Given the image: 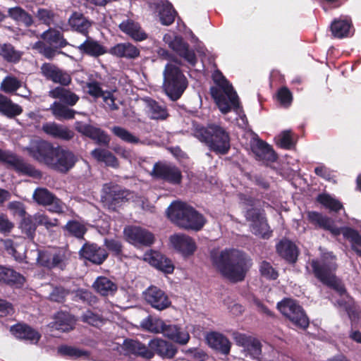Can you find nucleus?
Instances as JSON below:
<instances>
[{
  "label": "nucleus",
  "mask_w": 361,
  "mask_h": 361,
  "mask_svg": "<svg viewBox=\"0 0 361 361\" xmlns=\"http://www.w3.org/2000/svg\"><path fill=\"white\" fill-rule=\"evenodd\" d=\"M27 150L35 159L61 173H67L78 160L77 157L69 149L61 147H54L45 141L32 143Z\"/></svg>",
  "instance_id": "f257e3e1"
},
{
  "label": "nucleus",
  "mask_w": 361,
  "mask_h": 361,
  "mask_svg": "<svg viewBox=\"0 0 361 361\" xmlns=\"http://www.w3.org/2000/svg\"><path fill=\"white\" fill-rule=\"evenodd\" d=\"M213 265L222 276L233 282L243 281L252 266L251 259L242 251L226 249L211 253Z\"/></svg>",
  "instance_id": "f03ea898"
},
{
  "label": "nucleus",
  "mask_w": 361,
  "mask_h": 361,
  "mask_svg": "<svg viewBox=\"0 0 361 361\" xmlns=\"http://www.w3.org/2000/svg\"><path fill=\"white\" fill-rule=\"evenodd\" d=\"M214 86L210 88V92L219 111L226 114L233 110L244 121L246 118L240 106L239 98L233 86L219 71L212 75Z\"/></svg>",
  "instance_id": "7ed1b4c3"
},
{
  "label": "nucleus",
  "mask_w": 361,
  "mask_h": 361,
  "mask_svg": "<svg viewBox=\"0 0 361 361\" xmlns=\"http://www.w3.org/2000/svg\"><path fill=\"white\" fill-rule=\"evenodd\" d=\"M336 256L332 252H324L321 259H312L311 266L314 274L324 285L336 290L340 295L345 294V289L341 281L336 276L337 269Z\"/></svg>",
  "instance_id": "20e7f679"
},
{
  "label": "nucleus",
  "mask_w": 361,
  "mask_h": 361,
  "mask_svg": "<svg viewBox=\"0 0 361 361\" xmlns=\"http://www.w3.org/2000/svg\"><path fill=\"white\" fill-rule=\"evenodd\" d=\"M167 216L178 226L185 229L199 231L205 223L202 214L181 202H173L167 209Z\"/></svg>",
  "instance_id": "39448f33"
},
{
  "label": "nucleus",
  "mask_w": 361,
  "mask_h": 361,
  "mask_svg": "<svg viewBox=\"0 0 361 361\" xmlns=\"http://www.w3.org/2000/svg\"><path fill=\"white\" fill-rule=\"evenodd\" d=\"M149 345L150 349L137 341L126 340L123 343V348L126 354L137 355L147 359L152 358L154 353L166 358L173 357L176 353V348L173 344L162 339H153L150 341Z\"/></svg>",
  "instance_id": "423d86ee"
},
{
  "label": "nucleus",
  "mask_w": 361,
  "mask_h": 361,
  "mask_svg": "<svg viewBox=\"0 0 361 361\" xmlns=\"http://www.w3.org/2000/svg\"><path fill=\"white\" fill-rule=\"evenodd\" d=\"M194 135L218 154H225L230 149L228 133L218 125L211 124L207 128L197 126L194 130Z\"/></svg>",
  "instance_id": "0eeeda50"
},
{
  "label": "nucleus",
  "mask_w": 361,
  "mask_h": 361,
  "mask_svg": "<svg viewBox=\"0 0 361 361\" xmlns=\"http://www.w3.org/2000/svg\"><path fill=\"white\" fill-rule=\"evenodd\" d=\"M163 89L173 101L178 100L186 90L188 82L180 67L172 62L167 63L163 71Z\"/></svg>",
  "instance_id": "6e6552de"
},
{
  "label": "nucleus",
  "mask_w": 361,
  "mask_h": 361,
  "mask_svg": "<svg viewBox=\"0 0 361 361\" xmlns=\"http://www.w3.org/2000/svg\"><path fill=\"white\" fill-rule=\"evenodd\" d=\"M277 307L296 326L302 329L308 326V319L302 308L295 300L289 298L284 299L278 303Z\"/></svg>",
  "instance_id": "1a4fd4ad"
},
{
  "label": "nucleus",
  "mask_w": 361,
  "mask_h": 361,
  "mask_svg": "<svg viewBox=\"0 0 361 361\" xmlns=\"http://www.w3.org/2000/svg\"><path fill=\"white\" fill-rule=\"evenodd\" d=\"M0 161L23 174L33 178H39L42 176L39 171L37 170L31 164L25 162L21 158L11 152L0 149Z\"/></svg>",
  "instance_id": "9d476101"
},
{
  "label": "nucleus",
  "mask_w": 361,
  "mask_h": 361,
  "mask_svg": "<svg viewBox=\"0 0 361 361\" xmlns=\"http://www.w3.org/2000/svg\"><path fill=\"white\" fill-rule=\"evenodd\" d=\"M163 40L171 49L183 57L190 65L192 66L195 65L197 62L195 54L189 49L188 44L181 37L173 32H169L164 35Z\"/></svg>",
  "instance_id": "9b49d317"
},
{
  "label": "nucleus",
  "mask_w": 361,
  "mask_h": 361,
  "mask_svg": "<svg viewBox=\"0 0 361 361\" xmlns=\"http://www.w3.org/2000/svg\"><path fill=\"white\" fill-rule=\"evenodd\" d=\"M38 263L49 269H64L68 260L67 252L63 249H51L37 252Z\"/></svg>",
  "instance_id": "f8f14e48"
},
{
  "label": "nucleus",
  "mask_w": 361,
  "mask_h": 361,
  "mask_svg": "<svg viewBox=\"0 0 361 361\" xmlns=\"http://www.w3.org/2000/svg\"><path fill=\"white\" fill-rule=\"evenodd\" d=\"M32 198L39 205L49 206V211L52 213L64 212L66 204L45 188H36L32 194Z\"/></svg>",
  "instance_id": "ddd939ff"
},
{
  "label": "nucleus",
  "mask_w": 361,
  "mask_h": 361,
  "mask_svg": "<svg viewBox=\"0 0 361 361\" xmlns=\"http://www.w3.org/2000/svg\"><path fill=\"white\" fill-rule=\"evenodd\" d=\"M102 192V202L111 210L116 209L125 200H128V192L112 183L104 185Z\"/></svg>",
  "instance_id": "4468645a"
},
{
  "label": "nucleus",
  "mask_w": 361,
  "mask_h": 361,
  "mask_svg": "<svg viewBox=\"0 0 361 361\" xmlns=\"http://www.w3.org/2000/svg\"><path fill=\"white\" fill-rule=\"evenodd\" d=\"M247 221H250L251 231L255 235L263 238H269L271 231L263 215L259 210L252 208L248 209L245 214Z\"/></svg>",
  "instance_id": "2eb2a0df"
},
{
  "label": "nucleus",
  "mask_w": 361,
  "mask_h": 361,
  "mask_svg": "<svg viewBox=\"0 0 361 361\" xmlns=\"http://www.w3.org/2000/svg\"><path fill=\"white\" fill-rule=\"evenodd\" d=\"M151 175L172 184H178L182 179L180 171L176 166L166 163L155 164Z\"/></svg>",
  "instance_id": "dca6fc26"
},
{
  "label": "nucleus",
  "mask_w": 361,
  "mask_h": 361,
  "mask_svg": "<svg viewBox=\"0 0 361 361\" xmlns=\"http://www.w3.org/2000/svg\"><path fill=\"white\" fill-rule=\"evenodd\" d=\"M145 302L152 308L163 310L171 305V300L168 295L161 289L151 286L143 292Z\"/></svg>",
  "instance_id": "f3484780"
},
{
  "label": "nucleus",
  "mask_w": 361,
  "mask_h": 361,
  "mask_svg": "<svg viewBox=\"0 0 361 361\" xmlns=\"http://www.w3.org/2000/svg\"><path fill=\"white\" fill-rule=\"evenodd\" d=\"M169 241L172 247L183 257L192 255L197 249L194 239L183 233L172 235Z\"/></svg>",
  "instance_id": "a211bd4d"
},
{
  "label": "nucleus",
  "mask_w": 361,
  "mask_h": 361,
  "mask_svg": "<svg viewBox=\"0 0 361 361\" xmlns=\"http://www.w3.org/2000/svg\"><path fill=\"white\" fill-rule=\"evenodd\" d=\"M127 240L135 246H149L153 243L154 235L140 226H128L124 229Z\"/></svg>",
  "instance_id": "6ab92c4d"
},
{
  "label": "nucleus",
  "mask_w": 361,
  "mask_h": 361,
  "mask_svg": "<svg viewBox=\"0 0 361 361\" xmlns=\"http://www.w3.org/2000/svg\"><path fill=\"white\" fill-rule=\"evenodd\" d=\"M233 338L237 345L243 348L246 356H250L252 359L259 358L262 346L257 339L240 333H234Z\"/></svg>",
  "instance_id": "aec40b11"
},
{
  "label": "nucleus",
  "mask_w": 361,
  "mask_h": 361,
  "mask_svg": "<svg viewBox=\"0 0 361 361\" xmlns=\"http://www.w3.org/2000/svg\"><path fill=\"white\" fill-rule=\"evenodd\" d=\"M42 74L49 80L67 86L71 82V75L54 64L45 63L41 66Z\"/></svg>",
  "instance_id": "412c9836"
},
{
  "label": "nucleus",
  "mask_w": 361,
  "mask_h": 361,
  "mask_svg": "<svg viewBox=\"0 0 361 361\" xmlns=\"http://www.w3.org/2000/svg\"><path fill=\"white\" fill-rule=\"evenodd\" d=\"M143 259L165 274H171L174 270L172 262L159 252L147 251L144 254Z\"/></svg>",
  "instance_id": "4be33fe9"
},
{
  "label": "nucleus",
  "mask_w": 361,
  "mask_h": 361,
  "mask_svg": "<svg viewBox=\"0 0 361 361\" xmlns=\"http://www.w3.org/2000/svg\"><path fill=\"white\" fill-rule=\"evenodd\" d=\"M11 332L16 338L30 344H37L41 338V334L37 330L25 324L12 326Z\"/></svg>",
  "instance_id": "5701e85b"
},
{
  "label": "nucleus",
  "mask_w": 361,
  "mask_h": 361,
  "mask_svg": "<svg viewBox=\"0 0 361 361\" xmlns=\"http://www.w3.org/2000/svg\"><path fill=\"white\" fill-rule=\"evenodd\" d=\"M307 218L311 224L317 227L329 231L334 237L341 235V229L334 224L331 219L317 212H308Z\"/></svg>",
  "instance_id": "b1692460"
},
{
  "label": "nucleus",
  "mask_w": 361,
  "mask_h": 361,
  "mask_svg": "<svg viewBox=\"0 0 361 361\" xmlns=\"http://www.w3.org/2000/svg\"><path fill=\"white\" fill-rule=\"evenodd\" d=\"M42 129L49 136L62 140H70L74 136V133L68 127L55 122H47L42 125Z\"/></svg>",
  "instance_id": "393cba45"
},
{
  "label": "nucleus",
  "mask_w": 361,
  "mask_h": 361,
  "mask_svg": "<svg viewBox=\"0 0 361 361\" xmlns=\"http://www.w3.org/2000/svg\"><path fill=\"white\" fill-rule=\"evenodd\" d=\"M119 28L123 33L137 42H142L148 37L140 25L133 19L123 20L119 25Z\"/></svg>",
  "instance_id": "a878e982"
},
{
  "label": "nucleus",
  "mask_w": 361,
  "mask_h": 361,
  "mask_svg": "<svg viewBox=\"0 0 361 361\" xmlns=\"http://www.w3.org/2000/svg\"><path fill=\"white\" fill-rule=\"evenodd\" d=\"M80 253L82 257L97 264H101L108 256L106 250L96 244L84 245Z\"/></svg>",
  "instance_id": "bb28decb"
},
{
  "label": "nucleus",
  "mask_w": 361,
  "mask_h": 361,
  "mask_svg": "<svg viewBox=\"0 0 361 361\" xmlns=\"http://www.w3.org/2000/svg\"><path fill=\"white\" fill-rule=\"evenodd\" d=\"M252 150L259 161L268 163L274 162L276 159V155L272 148L262 140H255L252 145Z\"/></svg>",
  "instance_id": "cd10ccee"
},
{
  "label": "nucleus",
  "mask_w": 361,
  "mask_h": 361,
  "mask_svg": "<svg viewBox=\"0 0 361 361\" xmlns=\"http://www.w3.org/2000/svg\"><path fill=\"white\" fill-rule=\"evenodd\" d=\"M161 334L169 339L180 344H185L190 339V335L184 329L174 324H166Z\"/></svg>",
  "instance_id": "c85d7f7f"
},
{
  "label": "nucleus",
  "mask_w": 361,
  "mask_h": 361,
  "mask_svg": "<svg viewBox=\"0 0 361 361\" xmlns=\"http://www.w3.org/2000/svg\"><path fill=\"white\" fill-rule=\"evenodd\" d=\"M206 340L211 348L221 352L222 354L228 355L230 353L231 343L224 335L212 332L207 335Z\"/></svg>",
  "instance_id": "c756f323"
},
{
  "label": "nucleus",
  "mask_w": 361,
  "mask_h": 361,
  "mask_svg": "<svg viewBox=\"0 0 361 361\" xmlns=\"http://www.w3.org/2000/svg\"><path fill=\"white\" fill-rule=\"evenodd\" d=\"M49 96L60 100L59 102L65 104L67 106H73L79 100V96L71 91L61 87H56L49 92Z\"/></svg>",
  "instance_id": "7c9ffc66"
},
{
  "label": "nucleus",
  "mask_w": 361,
  "mask_h": 361,
  "mask_svg": "<svg viewBox=\"0 0 361 361\" xmlns=\"http://www.w3.org/2000/svg\"><path fill=\"white\" fill-rule=\"evenodd\" d=\"M110 53L120 58L135 59L140 55V50L130 42L119 43L111 47Z\"/></svg>",
  "instance_id": "2f4dec72"
},
{
  "label": "nucleus",
  "mask_w": 361,
  "mask_h": 361,
  "mask_svg": "<svg viewBox=\"0 0 361 361\" xmlns=\"http://www.w3.org/2000/svg\"><path fill=\"white\" fill-rule=\"evenodd\" d=\"M351 26V21L347 18L336 19L331 24L332 35L340 39L348 37L352 35Z\"/></svg>",
  "instance_id": "473e14b6"
},
{
  "label": "nucleus",
  "mask_w": 361,
  "mask_h": 361,
  "mask_svg": "<svg viewBox=\"0 0 361 361\" xmlns=\"http://www.w3.org/2000/svg\"><path fill=\"white\" fill-rule=\"evenodd\" d=\"M146 111L148 116L153 120H165L169 114L165 106L159 104L150 98L145 99Z\"/></svg>",
  "instance_id": "72a5a7b5"
},
{
  "label": "nucleus",
  "mask_w": 361,
  "mask_h": 361,
  "mask_svg": "<svg viewBox=\"0 0 361 361\" xmlns=\"http://www.w3.org/2000/svg\"><path fill=\"white\" fill-rule=\"evenodd\" d=\"M277 252L281 257L289 262H295L298 258V249L296 245L290 240H281L276 245Z\"/></svg>",
  "instance_id": "f704fd0d"
},
{
  "label": "nucleus",
  "mask_w": 361,
  "mask_h": 361,
  "mask_svg": "<svg viewBox=\"0 0 361 361\" xmlns=\"http://www.w3.org/2000/svg\"><path fill=\"white\" fill-rule=\"evenodd\" d=\"M0 282L20 287L23 285L25 278L11 268L0 267Z\"/></svg>",
  "instance_id": "c9c22d12"
},
{
  "label": "nucleus",
  "mask_w": 361,
  "mask_h": 361,
  "mask_svg": "<svg viewBox=\"0 0 361 361\" xmlns=\"http://www.w3.org/2000/svg\"><path fill=\"white\" fill-rule=\"evenodd\" d=\"M77 48L80 52L94 57L101 56L106 52L103 46L90 37H87L86 40Z\"/></svg>",
  "instance_id": "e433bc0d"
},
{
  "label": "nucleus",
  "mask_w": 361,
  "mask_h": 361,
  "mask_svg": "<svg viewBox=\"0 0 361 361\" xmlns=\"http://www.w3.org/2000/svg\"><path fill=\"white\" fill-rule=\"evenodd\" d=\"M49 110H51L53 116L59 121L72 119L77 113L75 110L59 102H54L50 106Z\"/></svg>",
  "instance_id": "4c0bfd02"
},
{
  "label": "nucleus",
  "mask_w": 361,
  "mask_h": 361,
  "mask_svg": "<svg viewBox=\"0 0 361 361\" xmlns=\"http://www.w3.org/2000/svg\"><path fill=\"white\" fill-rule=\"evenodd\" d=\"M93 287L102 295H113L117 290L116 284L105 276L97 277Z\"/></svg>",
  "instance_id": "58836bf2"
},
{
  "label": "nucleus",
  "mask_w": 361,
  "mask_h": 361,
  "mask_svg": "<svg viewBox=\"0 0 361 361\" xmlns=\"http://www.w3.org/2000/svg\"><path fill=\"white\" fill-rule=\"evenodd\" d=\"M69 25L75 30L87 36L92 23L82 14L74 13L69 18Z\"/></svg>",
  "instance_id": "ea45409f"
},
{
  "label": "nucleus",
  "mask_w": 361,
  "mask_h": 361,
  "mask_svg": "<svg viewBox=\"0 0 361 361\" xmlns=\"http://www.w3.org/2000/svg\"><path fill=\"white\" fill-rule=\"evenodd\" d=\"M157 9L159 13V20L164 25H169L174 21L176 11L172 4L169 1L157 4Z\"/></svg>",
  "instance_id": "a19ab883"
},
{
  "label": "nucleus",
  "mask_w": 361,
  "mask_h": 361,
  "mask_svg": "<svg viewBox=\"0 0 361 361\" xmlns=\"http://www.w3.org/2000/svg\"><path fill=\"white\" fill-rule=\"evenodd\" d=\"M54 319L55 321L51 324V328L63 332L73 329L75 322L70 314L66 312H58Z\"/></svg>",
  "instance_id": "79ce46f5"
},
{
  "label": "nucleus",
  "mask_w": 361,
  "mask_h": 361,
  "mask_svg": "<svg viewBox=\"0 0 361 361\" xmlns=\"http://www.w3.org/2000/svg\"><path fill=\"white\" fill-rule=\"evenodd\" d=\"M91 154L97 161L104 162L108 166L113 168L118 166V161L116 157L106 149H95L92 151Z\"/></svg>",
  "instance_id": "37998d69"
},
{
  "label": "nucleus",
  "mask_w": 361,
  "mask_h": 361,
  "mask_svg": "<svg viewBox=\"0 0 361 361\" xmlns=\"http://www.w3.org/2000/svg\"><path fill=\"white\" fill-rule=\"evenodd\" d=\"M22 108L11 102L6 96L0 94V112L8 116L13 117L20 115L22 113Z\"/></svg>",
  "instance_id": "c03bdc74"
},
{
  "label": "nucleus",
  "mask_w": 361,
  "mask_h": 361,
  "mask_svg": "<svg viewBox=\"0 0 361 361\" xmlns=\"http://www.w3.org/2000/svg\"><path fill=\"white\" fill-rule=\"evenodd\" d=\"M42 37L56 48L64 47L68 44L61 32L56 30L49 29L42 33Z\"/></svg>",
  "instance_id": "a18cd8bd"
},
{
  "label": "nucleus",
  "mask_w": 361,
  "mask_h": 361,
  "mask_svg": "<svg viewBox=\"0 0 361 361\" xmlns=\"http://www.w3.org/2000/svg\"><path fill=\"white\" fill-rule=\"evenodd\" d=\"M81 321L89 325L100 327L105 323V319L99 314L92 310H87L82 312Z\"/></svg>",
  "instance_id": "49530a36"
},
{
  "label": "nucleus",
  "mask_w": 361,
  "mask_h": 361,
  "mask_svg": "<svg viewBox=\"0 0 361 361\" xmlns=\"http://www.w3.org/2000/svg\"><path fill=\"white\" fill-rule=\"evenodd\" d=\"M317 201L326 209L333 212H338L343 207L342 204L337 199L327 193L318 195Z\"/></svg>",
  "instance_id": "de8ad7c7"
},
{
  "label": "nucleus",
  "mask_w": 361,
  "mask_h": 361,
  "mask_svg": "<svg viewBox=\"0 0 361 361\" xmlns=\"http://www.w3.org/2000/svg\"><path fill=\"white\" fill-rule=\"evenodd\" d=\"M8 14L19 23L24 24L26 26H30L32 24L33 20L32 16L20 7L10 8L8 10Z\"/></svg>",
  "instance_id": "09e8293b"
},
{
  "label": "nucleus",
  "mask_w": 361,
  "mask_h": 361,
  "mask_svg": "<svg viewBox=\"0 0 361 361\" xmlns=\"http://www.w3.org/2000/svg\"><path fill=\"white\" fill-rule=\"evenodd\" d=\"M0 55L7 61L16 63L21 58L22 54L16 50L10 44H4L0 48Z\"/></svg>",
  "instance_id": "8fccbe9b"
},
{
  "label": "nucleus",
  "mask_w": 361,
  "mask_h": 361,
  "mask_svg": "<svg viewBox=\"0 0 361 361\" xmlns=\"http://www.w3.org/2000/svg\"><path fill=\"white\" fill-rule=\"evenodd\" d=\"M141 326L149 331L161 333L164 326V322L159 318L148 317L141 322Z\"/></svg>",
  "instance_id": "3c124183"
},
{
  "label": "nucleus",
  "mask_w": 361,
  "mask_h": 361,
  "mask_svg": "<svg viewBox=\"0 0 361 361\" xmlns=\"http://www.w3.org/2000/svg\"><path fill=\"white\" fill-rule=\"evenodd\" d=\"M112 133L119 137L121 140L126 142L128 143H133V144H138V143H142L138 137L133 135L130 131L128 130L120 127V126H114L111 128Z\"/></svg>",
  "instance_id": "603ef678"
},
{
  "label": "nucleus",
  "mask_w": 361,
  "mask_h": 361,
  "mask_svg": "<svg viewBox=\"0 0 361 361\" xmlns=\"http://www.w3.org/2000/svg\"><path fill=\"white\" fill-rule=\"evenodd\" d=\"M58 353L61 355L67 356L72 359L87 357L88 356L87 351L66 345L59 347Z\"/></svg>",
  "instance_id": "864d4df0"
},
{
  "label": "nucleus",
  "mask_w": 361,
  "mask_h": 361,
  "mask_svg": "<svg viewBox=\"0 0 361 361\" xmlns=\"http://www.w3.org/2000/svg\"><path fill=\"white\" fill-rule=\"evenodd\" d=\"M341 229V234L344 238L348 240L351 243V247H361V235L359 233L350 227H339Z\"/></svg>",
  "instance_id": "5fc2aeb1"
},
{
  "label": "nucleus",
  "mask_w": 361,
  "mask_h": 361,
  "mask_svg": "<svg viewBox=\"0 0 361 361\" xmlns=\"http://www.w3.org/2000/svg\"><path fill=\"white\" fill-rule=\"evenodd\" d=\"M32 219L37 226H43L47 230L57 226L58 219L49 218L47 214L42 212H37L32 216Z\"/></svg>",
  "instance_id": "6e6d98bb"
},
{
  "label": "nucleus",
  "mask_w": 361,
  "mask_h": 361,
  "mask_svg": "<svg viewBox=\"0 0 361 361\" xmlns=\"http://www.w3.org/2000/svg\"><path fill=\"white\" fill-rule=\"evenodd\" d=\"M20 228L23 233L25 234L28 238L33 239L35 234L37 225L32 216L23 217L20 222Z\"/></svg>",
  "instance_id": "4d7b16f0"
},
{
  "label": "nucleus",
  "mask_w": 361,
  "mask_h": 361,
  "mask_svg": "<svg viewBox=\"0 0 361 361\" xmlns=\"http://www.w3.org/2000/svg\"><path fill=\"white\" fill-rule=\"evenodd\" d=\"M64 228L71 235L76 238H82L86 232V228L84 224L77 221H69Z\"/></svg>",
  "instance_id": "13d9d810"
},
{
  "label": "nucleus",
  "mask_w": 361,
  "mask_h": 361,
  "mask_svg": "<svg viewBox=\"0 0 361 361\" xmlns=\"http://www.w3.org/2000/svg\"><path fill=\"white\" fill-rule=\"evenodd\" d=\"M87 92L94 98L102 97L106 91L102 90L101 83L98 81L90 78L85 83Z\"/></svg>",
  "instance_id": "bf43d9fd"
},
{
  "label": "nucleus",
  "mask_w": 361,
  "mask_h": 361,
  "mask_svg": "<svg viewBox=\"0 0 361 361\" xmlns=\"http://www.w3.org/2000/svg\"><path fill=\"white\" fill-rule=\"evenodd\" d=\"M20 86V81L12 76L6 77L1 84V90L7 93L17 90Z\"/></svg>",
  "instance_id": "052dcab7"
},
{
  "label": "nucleus",
  "mask_w": 361,
  "mask_h": 361,
  "mask_svg": "<svg viewBox=\"0 0 361 361\" xmlns=\"http://www.w3.org/2000/svg\"><path fill=\"white\" fill-rule=\"evenodd\" d=\"M277 144L282 148L290 149L294 145L293 138L291 131L285 130L278 135L276 138Z\"/></svg>",
  "instance_id": "680f3d73"
},
{
  "label": "nucleus",
  "mask_w": 361,
  "mask_h": 361,
  "mask_svg": "<svg viewBox=\"0 0 361 361\" xmlns=\"http://www.w3.org/2000/svg\"><path fill=\"white\" fill-rule=\"evenodd\" d=\"M277 99L281 105L288 106L292 102L293 96L287 87H282L277 92Z\"/></svg>",
  "instance_id": "e2e57ef3"
},
{
  "label": "nucleus",
  "mask_w": 361,
  "mask_h": 361,
  "mask_svg": "<svg viewBox=\"0 0 361 361\" xmlns=\"http://www.w3.org/2000/svg\"><path fill=\"white\" fill-rule=\"evenodd\" d=\"M7 207L13 216L25 217L26 212L25 206L22 202L13 201L8 204Z\"/></svg>",
  "instance_id": "0e129e2a"
},
{
  "label": "nucleus",
  "mask_w": 361,
  "mask_h": 361,
  "mask_svg": "<svg viewBox=\"0 0 361 361\" xmlns=\"http://www.w3.org/2000/svg\"><path fill=\"white\" fill-rule=\"evenodd\" d=\"M3 245L8 252V253L12 255L16 260L21 261L23 259L24 253L20 252L16 250L13 242L10 239H6L3 241Z\"/></svg>",
  "instance_id": "69168bd1"
},
{
  "label": "nucleus",
  "mask_w": 361,
  "mask_h": 361,
  "mask_svg": "<svg viewBox=\"0 0 361 361\" xmlns=\"http://www.w3.org/2000/svg\"><path fill=\"white\" fill-rule=\"evenodd\" d=\"M14 228V224L8 219V216L0 212V233L8 234Z\"/></svg>",
  "instance_id": "338daca9"
},
{
  "label": "nucleus",
  "mask_w": 361,
  "mask_h": 361,
  "mask_svg": "<svg viewBox=\"0 0 361 361\" xmlns=\"http://www.w3.org/2000/svg\"><path fill=\"white\" fill-rule=\"evenodd\" d=\"M260 272L263 276L269 279H276L278 276L277 272L271 264L267 262H262L260 265Z\"/></svg>",
  "instance_id": "774afa93"
}]
</instances>
